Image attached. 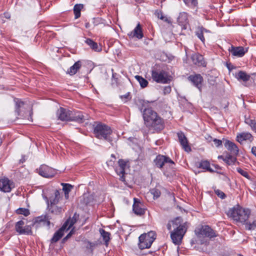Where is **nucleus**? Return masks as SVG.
Masks as SVG:
<instances>
[{
  "label": "nucleus",
  "mask_w": 256,
  "mask_h": 256,
  "mask_svg": "<svg viewBox=\"0 0 256 256\" xmlns=\"http://www.w3.org/2000/svg\"><path fill=\"white\" fill-rule=\"evenodd\" d=\"M182 218L178 217L172 220L174 231L171 232L170 238L176 245H180L182 238L186 232L185 224L182 223Z\"/></svg>",
  "instance_id": "nucleus-1"
},
{
  "label": "nucleus",
  "mask_w": 256,
  "mask_h": 256,
  "mask_svg": "<svg viewBox=\"0 0 256 256\" xmlns=\"http://www.w3.org/2000/svg\"><path fill=\"white\" fill-rule=\"evenodd\" d=\"M93 133L94 136L100 140L108 142L112 141L110 137L112 130L108 126L99 122H95L93 124Z\"/></svg>",
  "instance_id": "nucleus-2"
},
{
  "label": "nucleus",
  "mask_w": 256,
  "mask_h": 256,
  "mask_svg": "<svg viewBox=\"0 0 256 256\" xmlns=\"http://www.w3.org/2000/svg\"><path fill=\"white\" fill-rule=\"evenodd\" d=\"M250 213L249 210L237 205L229 210L228 215L236 222L244 224L248 220Z\"/></svg>",
  "instance_id": "nucleus-3"
},
{
  "label": "nucleus",
  "mask_w": 256,
  "mask_h": 256,
  "mask_svg": "<svg viewBox=\"0 0 256 256\" xmlns=\"http://www.w3.org/2000/svg\"><path fill=\"white\" fill-rule=\"evenodd\" d=\"M79 218V214H74L72 218L68 219L62 226L54 234L50 240L51 243H54L58 241L64 236L65 232L70 230Z\"/></svg>",
  "instance_id": "nucleus-4"
},
{
  "label": "nucleus",
  "mask_w": 256,
  "mask_h": 256,
  "mask_svg": "<svg viewBox=\"0 0 256 256\" xmlns=\"http://www.w3.org/2000/svg\"><path fill=\"white\" fill-rule=\"evenodd\" d=\"M151 74L152 80L157 83L166 84L170 81L168 72L159 65H156L152 68Z\"/></svg>",
  "instance_id": "nucleus-5"
},
{
  "label": "nucleus",
  "mask_w": 256,
  "mask_h": 256,
  "mask_svg": "<svg viewBox=\"0 0 256 256\" xmlns=\"http://www.w3.org/2000/svg\"><path fill=\"white\" fill-rule=\"evenodd\" d=\"M156 234L154 231L141 234L139 236L138 247L141 250L150 248L156 239Z\"/></svg>",
  "instance_id": "nucleus-6"
},
{
  "label": "nucleus",
  "mask_w": 256,
  "mask_h": 256,
  "mask_svg": "<svg viewBox=\"0 0 256 256\" xmlns=\"http://www.w3.org/2000/svg\"><path fill=\"white\" fill-rule=\"evenodd\" d=\"M194 232L198 238H208L211 239L217 236L216 232L208 225L196 228Z\"/></svg>",
  "instance_id": "nucleus-7"
},
{
  "label": "nucleus",
  "mask_w": 256,
  "mask_h": 256,
  "mask_svg": "<svg viewBox=\"0 0 256 256\" xmlns=\"http://www.w3.org/2000/svg\"><path fill=\"white\" fill-rule=\"evenodd\" d=\"M143 118L146 126L148 127L152 123L154 122L156 120L162 118L152 108H144L143 112Z\"/></svg>",
  "instance_id": "nucleus-8"
},
{
  "label": "nucleus",
  "mask_w": 256,
  "mask_h": 256,
  "mask_svg": "<svg viewBox=\"0 0 256 256\" xmlns=\"http://www.w3.org/2000/svg\"><path fill=\"white\" fill-rule=\"evenodd\" d=\"M188 80L192 86L196 88L200 92L202 91L204 78L199 74H194L188 77Z\"/></svg>",
  "instance_id": "nucleus-9"
},
{
  "label": "nucleus",
  "mask_w": 256,
  "mask_h": 256,
  "mask_svg": "<svg viewBox=\"0 0 256 256\" xmlns=\"http://www.w3.org/2000/svg\"><path fill=\"white\" fill-rule=\"evenodd\" d=\"M74 112L62 108H60L57 111V116L58 119L62 121L75 120L76 118L72 116Z\"/></svg>",
  "instance_id": "nucleus-10"
},
{
  "label": "nucleus",
  "mask_w": 256,
  "mask_h": 256,
  "mask_svg": "<svg viewBox=\"0 0 256 256\" xmlns=\"http://www.w3.org/2000/svg\"><path fill=\"white\" fill-rule=\"evenodd\" d=\"M248 48L242 46H235L232 45L228 51L234 58H242L248 52Z\"/></svg>",
  "instance_id": "nucleus-11"
},
{
  "label": "nucleus",
  "mask_w": 256,
  "mask_h": 256,
  "mask_svg": "<svg viewBox=\"0 0 256 256\" xmlns=\"http://www.w3.org/2000/svg\"><path fill=\"white\" fill-rule=\"evenodd\" d=\"M154 163L156 166L162 169L165 164L168 163L174 165V162L168 156L158 154L154 160Z\"/></svg>",
  "instance_id": "nucleus-12"
},
{
  "label": "nucleus",
  "mask_w": 256,
  "mask_h": 256,
  "mask_svg": "<svg viewBox=\"0 0 256 256\" xmlns=\"http://www.w3.org/2000/svg\"><path fill=\"white\" fill-rule=\"evenodd\" d=\"M177 136L178 142L182 148L186 152H191L192 148L188 144V141L184 134L182 132L180 131L177 132Z\"/></svg>",
  "instance_id": "nucleus-13"
},
{
  "label": "nucleus",
  "mask_w": 256,
  "mask_h": 256,
  "mask_svg": "<svg viewBox=\"0 0 256 256\" xmlns=\"http://www.w3.org/2000/svg\"><path fill=\"white\" fill-rule=\"evenodd\" d=\"M39 174L44 178L53 177L56 172L54 169L46 165H42L38 170Z\"/></svg>",
  "instance_id": "nucleus-14"
},
{
  "label": "nucleus",
  "mask_w": 256,
  "mask_h": 256,
  "mask_svg": "<svg viewBox=\"0 0 256 256\" xmlns=\"http://www.w3.org/2000/svg\"><path fill=\"white\" fill-rule=\"evenodd\" d=\"M132 210L134 213L140 216L144 214L146 209L144 204L136 198H134V202L132 206Z\"/></svg>",
  "instance_id": "nucleus-15"
},
{
  "label": "nucleus",
  "mask_w": 256,
  "mask_h": 256,
  "mask_svg": "<svg viewBox=\"0 0 256 256\" xmlns=\"http://www.w3.org/2000/svg\"><path fill=\"white\" fill-rule=\"evenodd\" d=\"M127 162L122 159H120L118 161V166L115 170L116 172L120 176V180L125 182V168Z\"/></svg>",
  "instance_id": "nucleus-16"
},
{
  "label": "nucleus",
  "mask_w": 256,
  "mask_h": 256,
  "mask_svg": "<svg viewBox=\"0 0 256 256\" xmlns=\"http://www.w3.org/2000/svg\"><path fill=\"white\" fill-rule=\"evenodd\" d=\"M24 224L22 220L18 222L15 226L16 230L20 234H29L31 233V228L29 226H23Z\"/></svg>",
  "instance_id": "nucleus-17"
},
{
  "label": "nucleus",
  "mask_w": 256,
  "mask_h": 256,
  "mask_svg": "<svg viewBox=\"0 0 256 256\" xmlns=\"http://www.w3.org/2000/svg\"><path fill=\"white\" fill-rule=\"evenodd\" d=\"M164 127L165 123L164 120L162 118H158L148 128L154 130L155 132H160L164 129Z\"/></svg>",
  "instance_id": "nucleus-18"
},
{
  "label": "nucleus",
  "mask_w": 256,
  "mask_h": 256,
  "mask_svg": "<svg viewBox=\"0 0 256 256\" xmlns=\"http://www.w3.org/2000/svg\"><path fill=\"white\" fill-rule=\"evenodd\" d=\"M14 186V183L8 178H3L0 180V190L5 192H10Z\"/></svg>",
  "instance_id": "nucleus-19"
},
{
  "label": "nucleus",
  "mask_w": 256,
  "mask_h": 256,
  "mask_svg": "<svg viewBox=\"0 0 256 256\" xmlns=\"http://www.w3.org/2000/svg\"><path fill=\"white\" fill-rule=\"evenodd\" d=\"M81 67L82 68V72L86 75L90 73L94 68V63L91 60H84L81 62Z\"/></svg>",
  "instance_id": "nucleus-20"
},
{
  "label": "nucleus",
  "mask_w": 256,
  "mask_h": 256,
  "mask_svg": "<svg viewBox=\"0 0 256 256\" xmlns=\"http://www.w3.org/2000/svg\"><path fill=\"white\" fill-rule=\"evenodd\" d=\"M193 64L198 66H206V62L204 60V58L202 54L198 53L192 54L191 56Z\"/></svg>",
  "instance_id": "nucleus-21"
},
{
  "label": "nucleus",
  "mask_w": 256,
  "mask_h": 256,
  "mask_svg": "<svg viewBox=\"0 0 256 256\" xmlns=\"http://www.w3.org/2000/svg\"><path fill=\"white\" fill-rule=\"evenodd\" d=\"M210 33V31L208 30L202 26H198L195 32L196 35L204 44L205 43L204 34Z\"/></svg>",
  "instance_id": "nucleus-22"
},
{
  "label": "nucleus",
  "mask_w": 256,
  "mask_h": 256,
  "mask_svg": "<svg viewBox=\"0 0 256 256\" xmlns=\"http://www.w3.org/2000/svg\"><path fill=\"white\" fill-rule=\"evenodd\" d=\"M130 38H136L138 39H142L144 34L140 24L138 23L133 31L128 34Z\"/></svg>",
  "instance_id": "nucleus-23"
},
{
  "label": "nucleus",
  "mask_w": 256,
  "mask_h": 256,
  "mask_svg": "<svg viewBox=\"0 0 256 256\" xmlns=\"http://www.w3.org/2000/svg\"><path fill=\"white\" fill-rule=\"evenodd\" d=\"M224 145L226 148L230 151L232 154L235 156L238 154L239 150L237 146L234 142L229 140H226Z\"/></svg>",
  "instance_id": "nucleus-24"
},
{
  "label": "nucleus",
  "mask_w": 256,
  "mask_h": 256,
  "mask_svg": "<svg viewBox=\"0 0 256 256\" xmlns=\"http://www.w3.org/2000/svg\"><path fill=\"white\" fill-rule=\"evenodd\" d=\"M44 198L46 201L48 207L52 213L55 214H59L62 211H64V208L62 206H58L56 204L50 205L49 200L46 196L44 197Z\"/></svg>",
  "instance_id": "nucleus-25"
},
{
  "label": "nucleus",
  "mask_w": 256,
  "mask_h": 256,
  "mask_svg": "<svg viewBox=\"0 0 256 256\" xmlns=\"http://www.w3.org/2000/svg\"><path fill=\"white\" fill-rule=\"evenodd\" d=\"M84 42L95 52H100L102 50V46L100 45H98L97 42H94L90 38H86L84 40Z\"/></svg>",
  "instance_id": "nucleus-26"
},
{
  "label": "nucleus",
  "mask_w": 256,
  "mask_h": 256,
  "mask_svg": "<svg viewBox=\"0 0 256 256\" xmlns=\"http://www.w3.org/2000/svg\"><path fill=\"white\" fill-rule=\"evenodd\" d=\"M235 78L240 82H246L250 80V76L246 72L240 70L236 74Z\"/></svg>",
  "instance_id": "nucleus-27"
},
{
  "label": "nucleus",
  "mask_w": 256,
  "mask_h": 256,
  "mask_svg": "<svg viewBox=\"0 0 256 256\" xmlns=\"http://www.w3.org/2000/svg\"><path fill=\"white\" fill-rule=\"evenodd\" d=\"M237 140L241 143L244 140H249L250 142H252L254 138L253 136L249 132H242L241 134H239L236 136Z\"/></svg>",
  "instance_id": "nucleus-28"
},
{
  "label": "nucleus",
  "mask_w": 256,
  "mask_h": 256,
  "mask_svg": "<svg viewBox=\"0 0 256 256\" xmlns=\"http://www.w3.org/2000/svg\"><path fill=\"white\" fill-rule=\"evenodd\" d=\"M94 201V195L93 194H83V203L86 206H91Z\"/></svg>",
  "instance_id": "nucleus-29"
},
{
  "label": "nucleus",
  "mask_w": 256,
  "mask_h": 256,
  "mask_svg": "<svg viewBox=\"0 0 256 256\" xmlns=\"http://www.w3.org/2000/svg\"><path fill=\"white\" fill-rule=\"evenodd\" d=\"M100 234V236L102 237V240L104 242V244L106 246H108L109 242L110 240V232L106 231L104 230L102 228H100L99 230Z\"/></svg>",
  "instance_id": "nucleus-30"
},
{
  "label": "nucleus",
  "mask_w": 256,
  "mask_h": 256,
  "mask_svg": "<svg viewBox=\"0 0 256 256\" xmlns=\"http://www.w3.org/2000/svg\"><path fill=\"white\" fill-rule=\"evenodd\" d=\"M177 22L181 26L186 24L188 22V14L186 12H180L177 18Z\"/></svg>",
  "instance_id": "nucleus-31"
},
{
  "label": "nucleus",
  "mask_w": 256,
  "mask_h": 256,
  "mask_svg": "<svg viewBox=\"0 0 256 256\" xmlns=\"http://www.w3.org/2000/svg\"><path fill=\"white\" fill-rule=\"evenodd\" d=\"M198 167L210 172H214V170L210 168V163L208 160H201L199 163Z\"/></svg>",
  "instance_id": "nucleus-32"
},
{
  "label": "nucleus",
  "mask_w": 256,
  "mask_h": 256,
  "mask_svg": "<svg viewBox=\"0 0 256 256\" xmlns=\"http://www.w3.org/2000/svg\"><path fill=\"white\" fill-rule=\"evenodd\" d=\"M60 198V193L59 190H56L54 192V196H52L50 198V205L56 204Z\"/></svg>",
  "instance_id": "nucleus-33"
},
{
  "label": "nucleus",
  "mask_w": 256,
  "mask_h": 256,
  "mask_svg": "<svg viewBox=\"0 0 256 256\" xmlns=\"http://www.w3.org/2000/svg\"><path fill=\"white\" fill-rule=\"evenodd\" d=\"M80 62L78 61L68 70L67 73L72 76L80 68Z\"/></svg>",
  "instance_id": "nucleus-34"
},
{
  "label": "nucleus",
  "mask_w": 256,
  "mask_h": 256,
  "mask_svg": "<svg viewBox=\"0 0 256 256\" xmlns=\"http://www.w3.org/2000/svg\"><path fill=\"white\" fill-rule=\"evenodd\" d=\"M224 162L228 166L234 164L236 162V158L228 154L225 157Z\"/></svg>",
  "instance_id": "nucleus-35"
},
{
  "label": "nucleus",
  "mask_w": 256,
  "mask_h": 256,
  "mask_svg": "<svg viewBox=\"0 0 256 256\" xmlns=\"http://www.w3.org/2000/svg\"><path fill=\"white\" fill-rule=\"evenodd\" d=\"M134 78L138 81L142 88H144L148 86V81L142 76L136 75Z\"/></svg>",
  "instance_id": "nucleus-36"
},
{
  "label": "nucleus",
  "mask_w": 256,
  "mask_h": 256,
  "mask_svg": "<svg viewBox=\"0 0 256 256\" xmlns=\"http://www.w3.org/2000/svg\"><path fill=\"white\" fill-rule=\"evenodd\" d=\"M61 185L62 186V190L64 192L66 197H68V194L69 192L71 191L74 186L69 184L66 183H61Z\"/></svg>",
  "instance_id": "nucleus-37"
},
{
  "label": "nucleus",
  "mask_w": 256,
  "mask_h": 256,
  "mask_svg": "<svg viewBox=\"0 0 256 256\" xmlns=\"http://www.w3.org/2000/svg\"><path fill=\"white\" fill-rule=\"evenodd\" d=\"M184 4L188 7L194 8L198 6V0H183Z\"/></svg>",
  "instance_id": "nucleus-38"
},
{
  "label": "nucleus",
  "mask_w": 256,
  "mask_h": 256,
  "mask_svg": "<svg viewBox=\"0 0 256 256\" xmlns=\"http://www.w3.org/2000/svg\"><path fill=\"white\" fill-rule=\"evenodd\" d=\"M236 170L242 176L248 180H252V178L247 171L242 170L240 168H237Z\"/></svg>",
  "instance_id": "nucleus-39"
},
{
  "label": "nucleus",
  "mask_w": 256,
  "mask_h": 256,
  "mask_svg": "<svg viewBox=\"0 0 256 256\" xmlns=\"http://www.w3.org/2000/svg\"><path fill=\"white\" fill-rule=\"evenodd\" d=\"M16 212L18 214H23L24 216H28L30 214L29 210L25 208H19L16 210Z\"/></svg>",
  "instance_id": "nucleus-40"
},
{
  "label": "nucleus",
  "mask_w": 256,
  "mask_h": 256,
  "mask_svg": "<svg viewBox=\"0 0 256 256\" xmlns=\"http://www.w3.org/2000/svg\"><path fill=\"white\" fill-rule=\"evenodd\" d=\"M74 12L76 19L80 17V4H76L74 6Z\"/></svg>",
  "instance_id": "nucleus-41"
},
{
  "label": "nucleus",
  "mask_w": 256,
  "mask_h": 256,
  "mask_svg": "<svg viewBox=\"0 0 256 256\" xmlns=\"http://www.w3.org/2000/svg\"><path fill=\"white\" fill-rule=\"evenodd\" d=\"M245 227L246 230H252L254 229L256 227V222L254 221L252 223L251 222H245Z\"/></svg>",
  "instance_id": "nucleus-42"
},
{
  "label": "nucleus",
  "mask_w": 256,
  "mask_h": 256,
  "mask_svg": "<svg viewBox=\"0 0 256 256\" xmlns=\"http://www.w3.org/2000/svg\"><path fill=\"white\" fill-rule=\"evenodd\" d=\"M151 194L154 196V198H158L161 194L160 191L156 188H152L150 190Z\"/></svg>",
  "instance_id": "nucleus-43"
},
{
  "label": "nucleus",
  "mask_w": 256,
  "mask_h": 256,
  "mask_svg": "<svg viewBox=\"0 0 256 256\" xmlns=\"http://www.w3.org/2000/svg\"><path fill=\"white\" fill-rule=\"evenodd\" d=\"M84 243L86 244V249L90 250L91 252H92L93 251L92 248L94 246V244H92V242L88 241H84Z\"/></svg>",
  "instance_id": "nucleus-44"
},
{
  "label": "nucleus",
  "mask_w": 256,
  "mask_h": 256,
  "mask_svg": "<svg viewBox=\"0 0 256 256\" xmlns=\"http://www.w3.org/2000/svg\"><path fill=\"white\" fill-rule=\"evenodd\" d=\"M215 194L220 198L224 199L226 197L225 194L220 190H214Z\"/></svg>",
  "instance_id": "nucleus-45"
},
{
  "label": "nucleus",
  "mask_w": 256,
  "mask_h": 256,
  "mask_svg": "<svg viewBox=\"0 0 256 256\" xmlns=\"http://www.w3.org/2000/svg\"><path fill=\"white\" fill-rule=\"evenodd\" d=\"M24 105V102L20 100H17L16 101V110L18 113L20 112V110L19 108Z\"/></svg>",
  "instance_id": "nucleus-46"
},
{
  "label": "nucleus",
  "mask_w": 256,
  "mask_h": 256,
  "mask_svg": "<svg viewBox=\"0 0 256 256\" xmlns=\"http://www.w3.org/2000/svg\"><path fill=\"white\" fill-rule=\"evenodd\" d=\"M154 15L160 19H162V18H164V14L162 10H156L154 12Z\"/></svg>",
  "instance_id": "nucleus-47"
},
{
  "label": "nucleus",
  "mask_w": 256,
  "mask_h": 256,
  "mask_svg": "<svg viewBox=\"0 0 256 256\" xmlns=\"http://www.w3.org/2000/svg\"><path fill=\"white\" fill-rule=\"evenodd\" d=\"M74 234V228L62 239V242H66Z\"/></svg>",
  "instance_id": "nucleus-48"
},
{
  "label": "nucleus",
  "mask_w": 256,
  "mask_h": 256,
  "mask_svg": "<svg viewBox=\"0 0 256 256\" xmlns=\"http://www.w3.org/2000/svg\"><path fill=\"white\" fill-rule=\"evenodd\" d=\"M172 90V89H171V87L170 86H164V90H163V92L164 94H168Z\"/></svg>",
  "instance_id": "nucleus-49"
},
{
  "label": "nucleus",
  "mask_w": 256,
  "mask_h": 256,
  "mask_svg": "<svg viewBox=\"0 0 256 256\" xmlns=\"http://www.w3.org/2000/svg\"><path fill=\"white\" fill-rule=\"evenodd\" d=\"M213 142H214V144L216 145V146L217 147L222 145V142L221 140H218L216 138H214L213 140Z\"/></svg>",
  "instance_id": "nucleus-50"
},
{
  "label": "nucleus",
  "mask_w": 256,
  "mask_h": 256,
  "mask_svg": "<svg viewBox=\"0 0 256 256\" xmlns=\"http://www.w3.org/2000/svg\"><path fill=\"white\" fill-rule=\"evenodd\" d=\"M250 126L251 128L254 132H256V120H254L252 124Z\"/></svg>",
  "instance_id": "nucleus-51"
},
{
  "label": "nucleus",
  "mask_w": 256,
  "mask_h": 256,
  "mask_svg": "<svg viewBox=\"0 0 256 256\" xmlns=\"http://www.w3.org/2000/svg\"><path fill=\"white\" fill-rule=\"evenodd\" d=\"M161 20L167 22L168 24H171L172 22L170 19L165 16H164V18H162Z\"/></svg>",
  "instance_id": "nucleus-52"
},
{
  "label": "nucleus",
  "mask_w": 256,
  "mask_h": 256,
  "mask_svg": "<svg viewBox=\"0 0 256 256\" xmlns=\"http://www.w3.org/2000/svg\"><path fill=\"white\" fill-rule=\"evenodd\" d=\"M254 120H251L249 118L246 119L245 122L250 126L252 124Z\"/></svg>",
  "instance_id": "nucleus-53"
},
{
  "label": "nucleus",
  "mask_w": 256,
  "mask_h": 256,
  "mask_svg": "<svg viewBox=\"0 0 256 256\" xmlns=\"http://www.w3.org/2000/svg\"><path fill=\"white\" fill-rule=\"evenodd\" d=\"M172 220L171 222H170L168 224H167V226H166V227H167V228L168 230H172Z\"/></svg>",
  "instance_id": "nucleus-54"
},
{
  "label": "nucleus",
  "mask_w": 256,
  "mask_h": 256,
  "mask_svg": "<svg viewBox=\"0 0 256 256\" xmlns=\"http://www.w3.org/2000/svg\"><path fill=\"white\" fill-rule=\"evenodd\" d=\"M44 224L46 226L50 228V222L49 220H46L44 222Z\"/></svg>",
  "instance_id": "nucleus-55"
},
{
  "label": "nucleus",
  "mask_w": 256,
  "mask_h": 256,
  "mask_svg": "<svg viewBox=\"0 0 256 256\" xmlns=\"http://www.w3.org/2000/svg\"><path fill=\"white\" fill-rule=\"evenodd\" d=\"M226 67L230 70H233L234 68V66L230 64H227Z\"/></svg>",
  "instance_id": "nucleus-56"
},
{
  "label": "nucleus",
  "mask_w": 256,
  "mask_h": 256,
  "mask_svg": "<svg viewBox=\"0 0 256 256\" xmlns=\"http://www.w3.org/2000/svg\"><path fill=\"white\" fill-rule=\"evenodd\" d=\"M129 93H128L126 94H124V95H122V96H120V98H122V99H123V98H125V99H128L129 97Z\"/></svg>",
  "instance_id": "nucleus-57"
},
{
  "label": "nucleus",
  "mask_w": 256,
  "mask_h": 256,
  "mask_svg": "<svg viewBox=\"0 0 256 256\" xmlns=\"http://www.w3.org/2000/svg\"><path fill=\"white\" fill-rule=\"evenodd\" d=\"M252 154L256 156V147L253 146L252 148Z\"/></svg>",
  "instance_id": "nucleus-58"
},
{
  "label": "nucleus",
  "mask_w": 256,
  "mask_h": 256,
  "mask_svg": "<svg viewBox=\"0 0 256 256\" xmlns=\"http://www.w3.org/2000/svg\"><path fill=\"white\" fill-rule=\"evenodd\" d=\"M106 163H107V164H108V166H113V164H114V161H113V160H109V161L107 162H106Z\"/></svg>",
  "instance_id": "nucleus-59"
},
{
  "label": "nucleus",
  "mask_w": 256,
  "mask_h": 256,
  "mask_svg": "<svg viewBox=\"0 0 256 256\" xmlns=\"http://www.w3.org/2000/svg\"><path fill=\"white\" fill-rule=\"evenodd\" d=\"M200 244H204L206 245L208 244V242L206 240H200Z\"/></svg>",
  "instance_id": "nucleus-60"
},
{
  "label": "nucleus",
  "mask_w": 256,
  "mask_h": 256,
  "mask_svg": "<svg viewBox=\"0 0 256 256\" xmlns=\"http://www.w3.org/2000/svg\"><path fill=\"white\" fill-rule=\"evenodd\" d=\"M32 114V112L31 111H30L29 112V116H28V120H30V121H32V116H31V114Z\"/></svg>",
  "instance_id": "nucleus-61"
},
{
  "label": "nucleus",
  "mask_w": 256,
  "mask_h": 256,
  "mask_svg": "<svg viewBox=\"0 0 256 256\" xmlns=\"http://www.w3.org/2000/svg\"><path fill=\"white\" fill-rule=\"evenodd\" d=\"M225 157H224L223 156H218V158L219 159V160H222L224 161V159Z\"/></svg>",
  "instance_id": "nucleus-62"
},
{
  "label": "nucleus",
  "mask_w": 256,
  "mask_h": 256,
  "mask_svg": "<svg viewBox=\"0 0 256 256\" xmlns=\"http://www.w3.org/2000/svg\"><path fill=\"white\" fill-rule=\"evenodd\" d=\"M85 26L86 28H90V24L89 22H86L85 24Z\"/></svg>",
  "instance_id": "nucleus-63"
},
{
  "label": "nucleus",
  "mask_w": 256,
  "mask_h": 256,
  "mask_svg": "<svg viewBox=\"0 0 256 256\" xmlns=\"http://www.w3.org/2000/svg\"><path fill=\"white\" fill-rule=\"evenodd\" d=\"M88 216H86V218H84V223L88 219Z\"/></svg>",
  "instance_id": "nucleus-64"
}]
</instances>
